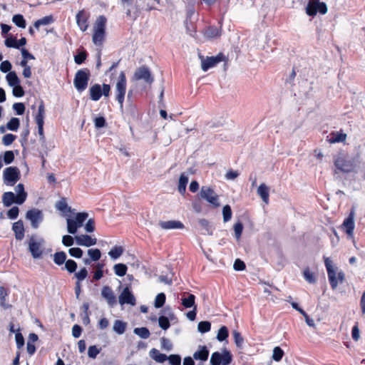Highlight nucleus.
<instances>
[{"instance_id": "nucleus-27", "label": "nucleus", "mask_w": 365, "mask_h": 365, "mask_svg": "<svg viewBox=\"0 0 365 365\" xmlns=\"http://www.w3.org/2000/svg\"><path fill=\"white\" fill-rule=\"evenodd\" d=\"M149 355L158 363H163L168 359V356L165 354L160 353L158 349L154 348L150 351Z\"/></svg>"}, {"instance_id": "nucleus-23", "label": "nucleus", "mask_w": 365, "mask_h": 365, "mask_svg": "<svg viewBox=\"0 0 365 365\" xmlns=\"http://www.w3.org/2000/svg\"><path fill=\"white\" fill-rule=\"evenodd\" d=\"M16 196L12 192H6L2 195V202L5 207H9L13 203H16Z\"/></svg>"}, {"instance_id": "nucleus-56", "label": "nucleus", "mask_w": 365, "mask_h": 365, "mask_svg": "<svg viewBox=\"0 0 365 365\" xmlns=\"http://www.w3.org/2000/svg\"><path fill=\"white\" fill-rule=\"evenodd\" d=\"M16 135L8 133L5 135L2 138V142L4 145H11L15 140H16Z\"/></svg>"}, {"instance_id": "nucleus-45", "label": "nucleus", "mask_w": 365, "mask_h": 365, "mask_svg": "<svg viewBox=\"0 0 365 365\" xmlns=\"http://www.w3.org/2000/svg\"><path fill=\"white\" fill-rule=\"evenodd\" d=\"M284 351L280 347L276 346L274 348L272 354L273 360L275 361H279L282 359Z\"/></svg>"}, {"instance_id": "nucleus-53", "label": "nucleus", "mask_w": 365, "mask_h": 365, "mask_svg": "<svg viewBox=\"0 0 365 365\" xmlns=\"http://www.w3.org/2000/svg\"><path fill=\"white\" fill-rule=\"evenodd\" d=\"M65 268L71 273L74 272L77 268V264L72 259H68L65 263Z\"/></svg>"}, {"instance_id": "nucleus-52", "label": "nucleus", "mask_w": 365, "mask_h": 365, "mask_svg": "<svg viewBox=\"0 0 365 365\" xmlns=\"http://www.w3.org/2000/svg\"><path fill=\"white\" fill-rule=\"evenodd\" d=\"M158 324H159L160 327L164 330L168 329L170 326L168 319L164 316H161L159 317Z\"/></svg>"}, {"instance_id": "nucleus-38", "label": "nucleus", "mask_w": 365, "mask_h": 365, "mask_svg": "<svg viewBox=\"0 0 365 365\" xmlns=\"http://www.w3.org/2000/svg\"><path fill=\"white\" fill-rule=\"evenodd\" d=\"M53 22V17L51 16H44L41 19L37 20L34 23V27L38 29L41 26H46Z\"/></svg>"}, {"instance_id": "nucleus-31", "label": "nucleus", "mask_w": 365, "mask_h": 365, "mask_svg": "<svg viewBox=\"0 0 365 365\" xmlns=\"http://www.w3.org/2000/svg\"><path fill=\"white\" fill-rule=\"evenodd\" d=\"M187 294H183V297L182 298V304L185 308H191L196 307L195 305V295L192 294H187V297H185Z\"/></svg>"}, {"instance_id": "nucleus-63", "label": "nucleus", "mask_w": 365, "mask_h": 365, "mask_svg": "<svg viewBox=\"0 0 365 365\" xmlns=\"http://www.w3.org/2000/svg\"><path fill=\"white\" fill-rule=\"evenodd\" d=\"M11 68V63L7 60L2 61L0 65V71L3 73H9Z\"/></svg>"}, {"instance_id": "nucleus-54", "label": "nucleus", "mask_w": 365, "mask_h": 365, "mask_svg": "<svg viewBox=\"0 0 365 365\" xmlns=\"http://www.w3.org/2000/svg\"><path fill=\"white\" fill-rule=\"evenodd\" d=\"M223 220L225 222L229 221L232 217V210L229 205H225L222 209Z\"/></svg>"}, {"instance_id": "nucleus-13", "label": "nucleus", "mask_w": 365, "mask_h": 365, "mask_svg": "<svg viewBox=\"0 0 365 365\" xmlns=\"http://www.w3.org/2000/svg\"><path fill=\"white\" fill-rule=\"evenodd\" d=\"M354 210H351L349 216L344 220L341 225V229L346 233L348 238H354Z\"/></svg>"}, {"instance_id": "nucleus-9", "label": "nucleus", "mask_w": 365, "mask_h": 365, "mask_svg": "<svg viewBox=\"0 0 365 365\" xmlns=\"http://www.w3.org/2000/svg\"><path fill=\"white\" fill-rule=\"evenodd\" d=\"M334 165L337 170L343 173H351L356 168V164L353 160L346 159L343 157L336 158Z\"/></svg>"}, {"instance_id": "nucleus-55", "label": "nucleus", "mask_w": 365, "mask_h": 365, "mask_svg": "<svg viewBox=\"0 0 365 365\" xmlns=\"http://www.w3.org/2000/svg\"><path fill=\"white\" fill-rule=\"evenodd\" d=\"M234 231L235 235L237 240H239L241 237L242 232L243 231V225L242 222H238L234 225Z\"/></svg>"}, {"instance_id": "nucleus-62", "label": "nucleus", "mask_w": 365, "mask_h": 365, "mask_svg": "<svg viewBox=\"0 0 365 365\" xmlns=\"http://www.w3.org/2000/svg\"><path fill=\"white\" fill-rule=\"evenodd\" d=\"M13 109L16 111L17 115H22L25 111V106L22 103H15L13 105Z\"/></svg>"}, {"instance_id": "nucleus-25", "label": "nucleus", "mask_w": 365, "mask_h": 365, "mask_svg": "<svg viewBox=\"0 0 365 365\" xmlns=\"http://www.w3.org/2000/svg\"><path fill=\"white\" fill-rule=\"evenodd\" d=\"M102 96V89L99 84H95L90 88V97L94 101H98Z\"/></svg>"}, {"instance_id": "nucleus-7", "label": "nucleus", "mask_w": 365, "mask_h": 365, "mask_svg": "<svg viewBox=\"0 0 365 365\" xmlns=\"http://www.w3.org/2000/svg\"><path fill=\"white\" fill-rule=\"evenodd\" d=\"M317 12L325 14L327 12V6L325 3L318 0L309 1L306 7V14L310 16H314Z\"/></svg>"}, {"instance_id": "nucleus-57", "label": "nucleus", "mask_w": 365, "mask_h": 365, "mask_svg": "<svg viewBox=\"0 0 365 365\" xmlns=\"http://www.w3.org/2000/svg\"><path fill=\"white\" fill-rule=\"evenodd\" d=\"M14 160V154L13 151L8 150L6 151L4 154V162L5 164L8 165L11 163Z\"/></svg>"}, {"instance_id": "nucleus-61", "label": "nucleus", "mask_w": 365, "mask_h": 365, "mask_svg": "<svg viewBox=\"0 0 365 365\" xmlns=\"http://www.w3.org/2000/svg\"><path fill=\"white\" fill-rule=\"evenodd\" d=\"M68 253L76 258H81L83 255V251L78 247H73L68 250Z\"/></svg>"}, {"instance_id": "nucleus-4", "label": "nucleus", "mask_w": 365, "mask_h": 365, "mask_svg": "<svg viewBox=\"0 0 365 365\" xmlns=\"http://www.w3.org/2000/svg\"><path fill=\"white\" fill-rule=\"evenodd\" d=\"M88 216L87 212H78L74 218H68L66 220L68 232L71 235H75L78 229L83 226Z\"/></svg>"}, {"instance_id": "nucleus-41", "label": "nucleus", "mask_w": 365, "mask_h": 365, "mask_svg": "<svg viewBox=\"0 0 365 365\" xmlns=\"http://www.w3.org/2000/svg\"><path fill=\"white\" fill-rule=\"evenodd\" d=\"M12 21L19 28H26V21L21 14H16L12 17Z\"/></svg>"}, {"instance_id": "nucleus-28", "label": "nucleus", "mask_w": 365, "mask_h": 365, "mask_svg": "<svg viewBox=\"0 0 365 365\" xmlns=\"http://www.w3.org/2000/svg\"><path fill=\"white\" fill-rule=\"evenodd\" d=\"M257 194L260 196L262 201L268 204L269 202V187L264 184L262 183L257 189Z\"/></svg>"}, {"instance_id": "nucleus-14", "label": "nucleus", "mask_w": 365, "mask_h": 365, "mask_svg": "<svg viewBox=\"0 0 365 365\" xmlns=\"http://www.w3.org/2000/svg\"><path fill=\"white\" fill-rule=\"evenodd\" d=\"M134 78L138 81L143 80L148 84H151L153 82V77L149 68L146 66L138 68L134 73Z\"/></svg>"}, {"instance_id": "nucleus-64", "label": "nucleus", "mask_w": 365, "mask_h": 365, "mask_svg": "<svg viewBox=\"0 0 365 365\" xmlns=\"http://www.w3.org/2000/svg\"><path fill=\"white\" fill-rule=\"evenodd\" d=\"M168 359L171 365H180L181 358L179 355L172 354L168 357Z\"/></svg>"}, {"instance_id": "nucleus-10", "label": "nucleus", "mask_w": 365, "mask_h": 365, "mask_svg": "<svg viewBox=\"0 0 365 365\" xmlns=\"http://www.w3.org/2000/svg\"><path fill=\"white\" fill-rule=\"evenodd\" d=\"M200 197L215 207L220 206L219 197L215 192L210 187L202 186L200 192Z\"/></svg>"}, {"instance_id": "nucleus-30", "label": "nucleus", "mask_w": 365, "mask_h": 365, "mask_svg": "<svg viewBox=\"0 0 365 365\" xmlns=\"http://www.w3.org/2000/svg\"><path fill=\"white\" fill-rule=\"evenodd\" d=\"M44 117H45V107L43 101L40 102V104L38 108V112L35 115V121L36 124H44Z\"/></svg>"}, {"instance_id": "nucleus-32", "label": "nucleus", "mask_w": 365, "mask_h": 365, "mask_svg": "<svg viewBox=\"0 0 365 365\" xmlns=\"http://www.w3.org/2000/svg\"><path fill=\"white\" fill-rule=\"evenodd\" d=\"M6 80L9 86L12 87L20 83V79L14 71H10L6 76Z\"/></svg>"}, {"instance_id": "nucleus-24", "label": "nucleus", "mask_w": 365, "mask_h": 365, "mask_svg": "<svg viewBox=\"0 0 365 365\" xmlns=\"http://www.w3.org/2000/svg\"><path fill=\"white\" fill-rule=\"evenodd\" d=\"M198 224L200 226V230L201 232V234L202 235H212L213 229L212 226L209 225V222L207 220L205 219H200L198 221Z\"/></svg>"}, {"instance_id": "nucleus-46", "label": "nucleus", "mask_w": 365, "mask_h": 365, "mask_svg": "<svg viewBox=\"0 0 365 365\" xmlns=\"http://www.w3.org/2000/svg\"><path fill=\"white\" fill-rule=\"evenodd\" d=\"M165 302V294L160 293L156 296V297L155 299L154 305L156 308H160L164 305Z\"/></svg>"}, {"instance_id": "nucleus-2", "label": "nucleus", "mask_w": 365, "mask_h": 365, "mask_svg": "<svg viewBox=\"0 0 365 365\" xmlns=\"http://www.w3.org/2000/svg\"><path fill=\"white\" fill-rule=\"evenodd\" d=\"M106 24V19L103 16H98L94 23L92 41L96 46H101L104 41Z\"/></svg>"}, {"instance_id": "nucleus-20", "label": "nucleus", "mask_w": 365, "mask_h": 365, "mask_svg": "<svg viewBox=\"0 0 365 365\" xmlns=\"http://www.w3.org/2000/svg\"><path fill=\"white\" fill-rule=\"evenodd\" d=\"M76 23L82 31H86L88 27L87 16L83 11H80L76 14Z\"/></svg>"}, {"instance_id": "nucleus-60", "label": "nucleus", "mask_w": 365, "mask_h": 365, "mask_svg": "<svg viewBox=\"0 0 365 365\" xmlns=\"http://www.w3.org/2000/svg\"><path fill=\"white\" fill-rule=\"evenodd\" d=\"M87 275L88 271L85 267L81 269L78 272L75 274V277L77 278L78 282L85 279Z\"/></svg>"}, {"instance_id": "nucleus-19", "label": "nucleus", "mask_w": 365, "mask_h": 365, "mask_svg": "<svg viewBox=\"0 0 365 365\" xmlns=\"http://www.w3.org/2000/svg\"><path fill=\"white\" fill-rule=\"evenodd\" d=\"M15 192L16 193V204L22 205L26 200L27 193L24 190L23 184L19 183L15 187Z\"/></svg>"}, {"instance_id": "nucleus-48", "label": "nucleus", "mask_w": 365, "mask_h": 365, "mask_svg": "<svg viewBox=\"0 0 365 365\" xmlns=\"http://www.w3.org/2000/svg\"><path fill=\"white\" fill-rule=\"evenodd\" d=\"M211 324L209 322H200L197 325V329L201 333H206L210 330Z\"/></svg>"}, {"instance_id": "nucleus-43", "label": "nucleus", "mask_w": 365, "mask_h": 365, "mask_svg": "<svg viewBox=\"0 0 365 365\" xmlns=\"http://www.w3.org/2000/svg\"><path fill=\"white\" fill-rule=\"evenodd\" d=\"M56 208L62 212H66L67 211H71V208L68 207L67 202L65 199H61L56 203Z\"/></svg>"}, {"instance_id": "nucleus-36", "label": "nucleus", "mask_w": 365, "mask_h": 365, "mask_svg": "<svg viewBox=\"0 0 365 365\" xmlns=\"http://www.w3.org/2000/svg\"><path fill=\"white\" fill-rule=\"evenodd\" d=\"M66 254L63 252H57L53 255V261L57 265H61L64 262L66 263Z\"/></svg>"}, {"instance_id": "nucleus-5", "label": "nucleus", "mask_w": 365, "mask_h": 365, "mask_svg": "<svg viewBox=\"0 0 365 365\" xmlns=\"http://www.w3.org/2000/svg\"><path fill=\"white\" fill-rule=\"evenodd\" d=\"M126 91V78L123 71H121L119 75L118 80L115 85L116 100L122 108L124 101V98Z\"/></svg>"}, {"instance_id": "nucleus-22", "label": "nucleus", "mask_w": 365, "mask_h": 365, "mask_svg": "<svg viewBox=\"0 0 365 365\" xmlns=\"http://www.w3.org/2000/svg\"><path fill=\"white\" fill-rule=\"evenodd\" d=\"M12 230L15 233L16 239L21 240L24 237V227L23 222L19 220L13 224Z\"/></svg>"}, {"instance_id": "nucleus-40", "label": "nucleus", "mask_w": 365, "mask_h": 365, "mask_svg": "<svg viewBox=\"0 0 365 365\" xmlns=\"http://www.w3.org/2000/svg\"><path fill=\"white\" fill-rule=\"evenodd\" d=\"M123 252V248L120 246H115L108 252V255L113 259H118Z\"/></svg>"}, {"instance_id": "nucleus-26", "label": "nucleus", "mask_w": 365, "mask_h": 365, "mask_svg": "<svg viewBox=\"0 0 365 365\" xmlns=\"http://www.w3.org/2000/svg\"><path fill=\"white\" fill-rule=\"evenodd\" d=\"M128 324L122 320H115L113 326V330L116 334L121 335L125 333Z\"/></svg>"}, {"instance_id": "nucleus-6", "label": "nucleus", "mask_w": 365, "mask_h": 365, "mask_svg": "<svg viewBox=\"0 0 365 365\" xmlns=\"http://www.w3.org/2000/svg\"><path fill=\"white\" fill-rule=\"evenodd\" d=\"M89 71L86 69L79 70L76 72L73 83L75 88L79 92H82L87 88L88 82L89 80Z\"/></svg>"}, {"instance_id": "nucleus-17", "label": "nucleus", "mask_w": 365, "mask_h": 365, "mask_svg": "<svg viewBox=\"0 0 365 365\" xmlns=\"http://www.w3.org/2000/svg\"><path fill=\"white\" fill-rule=\"evenodd\" d=\"M76 244L80 246L91 247L95 245L97 239L87 235H80L75 237Z\"/></svg>"}, {"instance_id": "nucleus-29", "label": "nucleus", "mask_w": 365, "mask_h": 365, "mask_svg": "<svg viewBox=\"0 0 365 365\" xmlns=\"http://www.w3.org/2000/svg\"><path fill=\"white\" fill-rule=\"evenodd\" d=\"M221 35V31L219 28L216 26H210L208 27L204 33V36L205 38L208 39H212L214 38H217Z\"/></svg>"}, {"instance_id": "nucleus-42", "label": "nucleus", "mask_w": 365, "mask_h": 365, "mask_svg": "<svg viewBox=\"0 0 365 365\" xmlns=\"http://www.w3.org/2000/svg\"><path fill=\"white\" fill-rule=\"evenodd\" d=\"M20 125V120L17 118H12L6 124L7 129L12 130V131H16Z\"/></svg>"}, {"instance_id": "nucleus-33", "label": "nucleus", "mask_w": 365, "mask_h": 365, "mask_svg": "<svg viewBox=\"0 0 365 365\" xmlns=\"http://www.w3.org/2000/svg\"><path fill=\"white\" fill-rule=\"evenodd\" d=\"M188 182V177L184 173L181 174L179 179L178 191L181 194H184L186 190V186Z\"/></svg>"}, {"instance_id": "nucleus-59", "label": "nucleus", "mask_w": 365, "mask_h": 365, "mask_svg": "<svg viewBox=\"0 0 365 365\" xmlns=\"http://www.w3.org/2000/svg\"><path fill=\"white\" fill-rule=\"evenodd\" d=\"M101 349L96 346H91L88 350V355L90 358L95 359L100 353Z\"/></svg>"}, {"instance_id": "nucleus-35", "label": "nucleus", "mask_w": 365, "mask_h": 365, "mask_svg": "<svg viewBox=\"0 0 365 365\" xmlns=\"http://www.w3.org/2000/svg\"><path fill=\"white\" fill-rule=\"evenodd\" d=\"M232 359V356L229 351L224 349L221 352V363L220 365H229Z\"/></svg>"}, {"instance_id": "nucleus-18", "label": "nucleus", "mask_w": 365, "mask_h": 365, "mask_svg": "<svg viewBox=\"0 0 365 365\" xmlns=\"http://www.w3.org/2000/svg\"><path fill=\"white\" fill-rule=\"evenodd\" d=\"M159 225L163 230L182 229L183 224L178 220L160 221Z\"/></svg>"}, {"instance_id": "nucleus-15", "label": "nucleus", "mask_w": 365, "mask_h": 365, "mask_svg": "<svg viewBox=\"0 0 365 365\" xmlns=\"http://www.w3.org/2000/svg\"><path fill=\"white\" fill-rule=\"evenodd\" d=\"M119 303L120 304H135V298L133 294L131 293L128 287H125L123 289V292L120 294L119 297Z\"/></svg>"}, {"instance_id": "nucleus-51", "label": "nucleus", "mask_w": 365, "mask_h": 365, "mask_svg": "<svg viewBox=\"0 0 365 365\" xmlns=\"http://www.w3.org/2000/svg\"><path fill=\"white\" fill-rule=\"evenodd\" d=\"M228 336V330L226 327H222L217 333V339L220 341H222Z\"/></svg>"}, {"instance_id": "nucleus-12", "label": "nucleus", "mask_w": 365, "mask_h": 365, "mask_svg": "<svg viewBox=\"0 0 365 365\" xmlns=\"http://www.w3.org/2000/svg\"><path fill=\"white\" fill-rule=\"evenodd\" d=\"M26 217L31 222V227L37 229L43 221V215L41 210L34 208L27 211Z\"/></svg>"}, {"instance_id": "nucleus-37", "label": "nucleus", "mask_w": 365, "mask_h": 365, "mask_svg": "<svg viewBox=\"0 0 365 365\" xmlns=\"http://www.w3.org/2000/svg\"><path fill=\"white\" fill-rule=\"evenodd\" d=\"M346 135L344 133H333L329 139V143H336L343 142L346 140Z\"/></svg>"}, {"instance_id": "nucleus-47", "label": "nucleus", "mask_w": 365, "mask_h": 365, "mask_svg": "<svg viewBox=\"0 0 365 365\" xmlns=\"http://www.w3.org/2000/svg\"><path fill=\"white\" fill-rule=\"evenodd\" d=\"M232 334L236 346L239 348H242L244 344V339L241 336L240 333L237 331H234Z\"/></svg>"}, {"instance_id": "nucleus-34", "label": "nucleus", "mask_w": 365, "mask_h": 365, "mask_svg": "<svg viewBox=\"0 0 365 365\" xmlns=\"http://www.w3.org/2000/svg\"><path fill=\"white\" fill-rule=\"evenodd\" d=\"M133 332L140 338L144 339L149 338L150 335V331L146 327L135 328Z\"/></svg>"}, {"instance_id": "nucleus-49", "label": "nucleus", "mask_w": 365, "mask_h": 365, "mask_svg": "<svg viewBox=\"0 0 365 365\" xmlns=\"http://www.w3.org/2000/svg\"><path fill=\"white\" fill-rule=\"evenodd\" d=\"M210 365H220L221 363V353L215 351L212 354L210 357Z\"/></svg>"}, {"instance_id": "nucleus-44", "label": "nucleus", "mask_w": 365, "mask_h": 365, "mask_svg": "<svg viewBox=\"0 0 365 365\" xmlns=\"http://www.w3.org/2000/svg\"><path fill=\"white\" fill-rule=\"evenodd\" d=\"M304 278L307 282L310 284L315 283L316 277L313 272H312L309 268H306L303 272Z\"/></svg>"}, {"instance_id": "nucleus-1", "label": "nucleus", "mask_w": 365, "mask_h": 365, "mask_svg": "<svg viewBox=\"0 0 365 365\" xmlns=\"http://www.w3.org/2000/svg\"><path fill=\"white\" fill-rule=\"evenodd\" d=\"M324 264L327 271L328 278L332 289H336L339 283L344 279V274L342 272H336V268L332 264L329 257H324Z\"/></svg>"}, {"instance_id": "nucleus-11", "label": "nucleus", "mask_w": 365, "mask_h": 365, "mask_svg": "<svg viewBox=\"0 0 365 365\" xmlns=\"http://www.w3.org/2000/svg\"><path fill=\"white\" fill-rule=\"evenodd\" d=\"M201 59V68L203 71H207L208 69L212 68L217 66L219 63L225 61V56L222 53H219L216 56H210L204 58L200 56Z\"/></svg>"}, {"instance_id": "nucleus-3", "label": "nucleus", "mask_w": 365, "mask_h": 365, "mask_svg": "<svg viewBox=\"0 0 365 365\" xmlns=\"http://www.w3.org/2000/svg\"><path fill=\"white\" fill-rule=\"evenodd\" d=\"M45 241L42 237L31 236L29 241V250L34 259H38L43 252Z\"/></svg>"}, {"instance_id": "nucleus-16", "label": "nucleus", "mask_w": 365, "mask_h": 365, "mask_svg": "<svg viewBox=\"0 0 365 365\" xmlns=\"http://www.w3.org/2000/svg\"><path fill=\"white\" fill-rule=\"evenodd\" d=\"M101 296L104 298L110 307L116 304V297L112 289L108 286H104L101 290Z\"/></svg>"}, {"instance_id": "nucleus-21", "label": "nucleus", "mask_w": 365, "mask_h": 365, "mask_svg": "<svg viewBox=\"0 0 365 365\" xmlns=\"http://www.w3.org/2000/svg\"><path fill=\"white\" fill-rule=\"evenodd\" d=\"M209 356V350L205 346H200L198 350L193 354V358L195 360L205 361Z\"/></svg>"}, {"instance_id": "nucleus-8", "label": "nucleus", "mask_w": 365, "mask_h": 365, "mask_svg": "<svg viewBox=\"0 0 365 365\" xmlns=\"http://www.w3.org/2000/svg\"><path fill=\"white\" fill-rule=\"evenodd\" d=\"M4 182L6 185L12 186L20 179V171L16 167H9L3 173Z\"/></svg>"}, {"instance_id": "nucleus-39", "label": "nucleus", "mask_w": 365, "mask_h": 365, "mask_svg": "<svg viewBox=\"0 0 365 365\" xmlns=\"http://www.w3.org/2000/svg\"><path fill=\"white\" fill-rule=\"evenodd\" d=\"M114 272L117 276L123 277L127 272V266L124 264H116L113 267Z\"/></svg>"}, {"instance_id": "nucleus-50", "label": "nucleus", "mask_w": 365, "mask_h": 365, "mask_svg": "<svg viewBox=\"0 0 365 365\" xmlns=\"http://www.w3.org/2000/svg\"><path fill=\"white\" fill-rule=\"evenodd\" d=\"M88 255L90 256L91 260L98 261L101 256V251L98 249H90L88 250Z\"/></svg>"}, {"instance_id": "nucleus-58", "label": "nucleus", "mask_w": 365, "mask_h": 365, "mask_svg": "<svg viewBox=\"0 0 365 365\" xmlns=\"http://www.w3.org/2000/svg\"><path fill=\"white\" fill-rule=\"evenodd\" d=\"M12 93L15 97H22L24 95V91L20 83L17 86H12Z\"/></svg>"}]
</instances>
